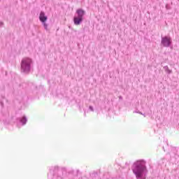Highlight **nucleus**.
<instances>
[{"label": "nucleus", "mask_w": 179, "mask_h": 179, "mask_svg": "<svg viewBox=\"0 0 179 179\" xmlns=\"http://www.w3.org/2000/svg\"><path fill=\"white\" fill-rule=\"evenodd\" d=\"M0 106L2 107V108H3V101H0Z\"/></svg>", "instance_id": "obj_10"}, {"label": "nucleus", "mask_w": 179, "mask_h": 179, "mask_svg": "<svg viewBox=\"0 0 179 179\" xmlns=\"http://www.w3.org/2000/svg\"><path fill=\"white\" fill-rule=\"evenodd\" d=\"M136 113H138V114H143L141 112H136Z\"/></svg>", "instance_id": "obj_17"}, {"label": "nucleus", "mask_w": 179, "mask_h": 179, "mask_svg": "<svg viewBox=\"0 0 179 179\" xmlns=\"http://www.w3.org/2000/svg\"><path fill=\"white\" fill-rule=\"evenodd\" d=\"M163 150H164V152H166V150L164 149V147H163Z\"/></svg>", "instance_id": "obj_18"}, {"label": "nucleus", "mask_w": 179, "mask_h": 179, "mask_svg": "<svg viewBox=\"0 0 179 179\" xmlns=\"http://www.w3.org/2000/svg\"><path fill=\"white\" fill-rule=\"evenodd\" d=\"M0 26H3V22H0Z\"/></svg>", "instance_id": "obj_15"}, {"label": "nucleus", "mask_w": 179, "mask_h": 179, "mask_svg": "<svg viewBox=\"0 0 179 179\" xmlns=\"http://www.w3.org/2000/svg\"><path fill=\"white\" fill-rule=\"evenodd\" d=\"M57 179H62V178L58 176V177H57Z\"/></svg>", "instance_id": "obj_16"}, {"label": "nucleus", "mask_w": 179, "mask_h": 179, "mask_svg": "<svg viewBox=\"0 0 179 179\" xmlns=\"http://www.w3.org/2000/svg\"><path fill=\"white\" fill-rule=\"evenodd\" d=\"M119 99H120V100H122V96H119Z\"/></svg>", "instance_id": "obj_14"}, {"label": "nucleus", "mask_w": 179, "mask_h": 179, "mask_svg": "<svg viewBox=\"0 0 179 179\" xmlns=\"http://www.w3.org/2000/svg\"><path fill=\"white\" fill-rule=\"evenodd\" d=\"M17 124H21V125H26L27 122V117L23 116L22 117H17L16 120Z\"/></svg>", "instance_id": "obj_6"}, {"label": "nucleus", "mask_w": 179, "mask_h": 179, "mask_svg": "<svg viewBox=\"0 0 179 179\" xmlns=\"http://www.w3.org/2000/svg\"><path fill=\"white\" fill-rule=\"evenodd\" d=\"M89 108L90 109L91 111H94V109L93 108V106H90L89 107Z\"/></svg>", "instance_id": "obj_11"}, {"label": "nucleus", "mask_w": 179, "mask_h": 179, "mask_svg": "<svg viewBox=\"0 0 179 179\" xmlns=\"http://www.w3.org/2000/svg\"><path fill=\"white\" fill-rule=\"evenodd\" d=\"M164 69L167 72V73H169V75L172 73L171 70L169 69V66H164Z\"/></svg>", "instance_id": "obj_7"}, {"label": "nucleus", "mask_w": 179, "mask_h": 179, "mask_svg": "<svg viewBox=\"0 0 179 179\" xmlns=\"http://www.w3.org/2000/svg\"><path fill=\"white\" fill-rule=\"evenodd\" d=\"M95 174H97V173H95Z\"/></svg>", "instance_id": "obj_21"}, {"label": "nucleus", "mask_w": 179, "mask_h": 179, "mask_svg": "<svg viewBox=\"0 0 179 179\" xmlns=\"http://www.w3.org/2000/svg\"><path fill=\"white\" fill-rule=\"evenodd\" d=\"M172 152L174 155H177V148L176 147L172 148Z\"/></svg>", "instance_id": "obj_8"}, {"label": "nucleus", "mask_w": 179, "mask_h": 179, "mask_svg": "<svg viewBox=\"0 0 179 179\" xmlns=\"http://www.w3.org/2000/svg\"><path fill=\"white\" fill-rule=\"evenodd\" d=\"M166 9L170 10V9H171V6H169L168 4H166Z\"/></svg>", "instance_id": "obj_9"}, {"label": "nucleus", "mask_w": 179, "mask_h": 179, "mask_svg": "<svg viewBox=\"0 0 179 179\" xmlns=\"http://www.w3.org/2000/svg\"><path fill=\"white\" fill-rule=\"evenodd\" d=\"M77 173H79V170L77 171Z\"/></svg>", "instance_id": "obj_19"}, {"label": "nucleus", "mask_w": 179, "mask_h": 179, "mask_svg": "<svg viewBox=\"0 0 179 179\" xmlns=\"http://www.w3.org/2000/svg\"><path fill=\"white\" fill-rule=\"evenodd\" d=\"M59 170V168L58 166H55V171H58Z\"/></svg>", "instance_id": "obj_12"}, {"label": "nucleus", "mask_w": 179, "mask_h": 179, "mask_svg": "<svg viewBox=\"0 0 179 179\" xmlns=\"http://www.w3.org/2000/svg\"><path fill=\"white\" fill-rule=\"evenodd\" d=\"M76 13L77 15L74 16L73 17L74 24H76V26H79V24L83 22V17L85 16L86 12L83 9L79 8L76 10Z\"/></svg>", "instance_id": "obj_3"}, {"label": "nucleus", "mask_w": 179, "mask_h": 179, "mask_svg": "<svg viewBox=\"0 0 179 179\" xmlns=\"http://www.w3.org/2000/svg\"><path fill=\"white\" fill-rule=\"evenodd\" d=\"M31 65H33V60L31 58H23L21 61V72L27 74L30 73Z\"/></svg>", "instance_id": "obj_2"}, {"label": "nucleus", "mask_w": 179, "mask_h": 179, "mask_svg": "<svg viewBox=\"0 0 179 179\" xmlns=\"http://www.w3.org/2000/svg\"><path fill=\"white\" fill-rule=\"evenodd\" d=\"M131 170L136 179H146L148 168L146 167V162L145 160L140 159L135 162L133 164Z\"/></svg>", "instance_id": "obj_1"}, {"label": "nucleus", "mask_w": 179, "mask_h": 179, "mask_svg": "<svg viewBox=\"0 0 179 179\" xmlns=\"http://www.w3.org/2000/svg\"><path fill=\"white\" fill-rule=\"evenodd\" d=\"M126 164H128V163H126Z\"/></svg>", "instance_id": "obj_20"}, {"label": "nucleus", "mask_w": 179, "mask_h": 179, "mask_svg": "<svg viewBox=\"0 0 179 179\" xmlns=\"http://www.w3.org/2000/svg\"><path fill=\"white\" fill-rule=\"evenodd\" d=\"M62 171L66 172V168H62Z\"/></svg>", "instance_id": "obj_13"}, {"label": "nucleus", "mask_w": 179, "mask_h": 179, "mask_svg": "<svg viewBox=\"0 0 179 179\" xmlns=\"http://www.w3.org/2000/svg\"><path fill=\"white\" fill-rule=\"evenodd\" d=\"M48 20V17L45 15V13L41 11L39 15V20L41 22L43 26L44 27L45 30L48 31V24L45 22Z\"/></svg>", "instance_id": "obj_4"}, {"label": "nucleus", "mask_w": 179, "mask_h": 179, "mask_svg": "<svg viewBox=\"0 0 179 179\" xmlns=\"http://www.w3.org/2000/svg\"><path fill=\"white\" fill-rule=\"evenodd\" d=\"M171 38L169 36H162V41L161 44L163 45V47L169 48L170 45H171Z\"/></svg>", "instance_id": "obj_5"}]
</instances>
